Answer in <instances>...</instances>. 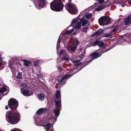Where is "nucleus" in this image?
Returning a JSON list of instances; mask_svg holds the SVG:
<instances>
[{
    "label": "nucleus",
    "instance_id": "f257e3e1",
    "mask_svg": "<svg viewBox=\"0 0 131 131\" xmlns=\"http://www.w3.org/2000/svg\"><path fill=\"white\" fill-rule=\"evenodd\" d=\"M8 105L11 110L6 113L7 121L11 124H16L19 122L20 118V114L17 110L18 105V102L15 99H11L8 101Z\"/></svg>",
    "mask_w": 131,
    "mask_h": 131
},
{
    "label": "nucleus",
    "instance_id": "f03ea898",
    "mask_svg": "<svg viewBox=\"0 0 131 131\" xmlns=\"http://www.w3.org/2000/svg\"><path fill=\"white\" fill-rule=\"evenodd\" d=\"M90 56L92 57L91 59L88 61L84 63V64L81 66H79L81 64V63L80 62L81 60L82 59L80 57V59L76 60H74V71L76 70L77 71L75 72L74 74L77 73L81 69H82L84 67L89 64V63L91 62L93 60L97 59L101 56V54H99V52H94L90 54Z\"/></svg>",
    "mask_w": 131,
    "mask_h": 131
},
{
    "label": "nucleus",
    "instance_id": "7ed1b4c3",
    "mask_svg": "<svg viewBox=\"0 0 131 131\" xmlns=\"http://www.w3.org/2000/svg\"><path fill=\"white\" fill-rule=\"evenodd\" d=\"M50 7L53 11L59 12L62 10L64 5L60 0H54L50 4Z\"/></svg>",
    "mask_w": 131,
    "mask_h": 131
},
{
    "label": "nucleus",
    "instance_id": "20e7f679",
    "mask_svg": "<svg viewBox=\"0 0 131 131\" xmlns=\"http://www.w3.org/2000/svg\"><path fill=\"white\" fill-rule=\"evenodd\" d=\"M56 100L55 101L56 102L55 106L57 108V107H59L60 103L61 102L60 92L59 91H57L56 92Z\"/></svg>",
    "mask_w": 131,
    "mask_h": 131
},
{
    "label": "nucleus",
    "instance_id": "39448f33",
    "mask_svg": "<svg viewBox=\"0 0 131 131\" xmlns=\"http://www.w3.org/2000/svg\"><path fill=\"white\" fill-rule=\"evenodd\" d=\"M66 9L70 14H74V5L71 3H67L65 5Z\"/></svg>",
    "mask_w": 131,
    "mask_h": 131
},
{
    "label": "nucleus",
    "instance_id": "423d86ee",
    "mask_svg": "<svg viewBox=\"0 0 131 131\" xmlns=\"http://www.w3.org/2000/svg\"><path fill=\"white\" fill-rule=\"evenodd\" d=\"M72 75L68 74L63 76L60 79H58V82L60 85L64 84L66 81V80L69 78L71 77L73 75Z\"/></svg>",
    "mask_w": 131,
    "mask_h": 131
},
{
    "label": "nucleus",
    "instance_id": "0eeeda50",
    "mask_svg": "<svg viewBox=\"0 0 131 131\" xmlns=\"http://www.w3.org/2000/svg\"><path fill=\"white\" fill-rule=\"evenodd\" d=\"M67 50L69 52L72 53L74 51V40L73 37L72 38V40L69 41V43L67 47Z\"/></svg>",
    "mask_w": 131,
    "mask_h": 131
},
{
    "label": "nucleus",
    "instance_id": "6e6552de",
    "mask_svg": "<svg viewBox=\"0 0 131 131\" xmlns=\"http://www.w3.org/2000/svg\"><path fill=\"white\" fill-rule=\"evenodd\" d=\"M99 22L101 25L104 26L109 24L106 17H102L99 19Z\"/></svg>",
    "mask_w": 131,
    "mask_h": 131
},
{
    "label": "nucleus",
    "instance_id": "1a4fd4ad",
    "mask_svg": "<svg viewBox=\"0 0 131 131\" xmlns=\"http://www.w3.org/2000/svg\"><path fill=\"white\" fill-rule=\"evenodd\" d=\"M23 89H21V92L23 95L25 96H30L33 94L32 91L29 90H24L22 91Z\"/></svg>",
    "mask_w": 131,
    "mask_h": 131
},
{
    "label": "nucleus",
    "instance_id": "9d476101",
    "mask_svg": "<svg viewBox=\"0 0 131 131\" xmlns=\"http://www.w3.org/2000/svg\"><path fill=\"white\" fill-rule=\"evenodd\" d=\"M92 45L94 46L98 45L99 47L102 48H104L105 46L104 44L103 41H100L98 40H96L95 42L92 43Z\"/></svg>",
    "mask_w": 131,
    "mask_h": 131
},
{
    "label": "nucleus",
    "instance_id": "9b49d317",
    "mask_svg": "<svg viewBox=\"0 0 131 131\" xmlns=\"http://www.w3.org/2000/svg\"><path fill=\"white\" fill-rule=\"evenodd\" d=\"M104 32V30H103L100 29L98 30L96 32H93L91 35V36L92 37H94L96 36L100 35L103 34Z\"/></svg>",
    "mask_w": 131,
    "mask_h": 131
},
{
    "label": "nucleus",
    "instance_id": "f8f14e48",
    "mask_svg": "<svg viewBox=\"0 0 131 131\" xmlns=\"http://www.w3.org/2000/svg\"><path fill=\"white\" fill-rule=\"evenodd\" d=\"M117 31V29L116 28H115L111 32L105 34L104 37H109L114 35L115 33Z\"/></svg>",
    "mask_w": 131,
    "mask_h": 131
},
{
    "label": "nucleus",
    "instance_id": "ddd939ff",
    "mask_svg": "<svg viewBox=\"0 0 131 131\" xmlns=\"http://www.w3.org/2000/svg\"><path fill=\"white\" fill-rule=\"evenodd\" d=\"M38 3L39 7L43 8L46 5V0H40L38 1Z\"/></svg>",
    "mask_w": 131,
    "mask_h": 131
},
{
    "label": "nucleus",
    "instance_id": "4468645a",
    "mask_svg": "<svg viewBox=\"0 0 131 131\" xmlns=\"http://www.w3.org/2000/svg\"><path fill=\"white\" fill-rule=\"evenodd\" d=\"M124 21L126 25L130 24L131 23V14L129 15L127 18H125Z\"/></svg>",
    "mask_w": 131,
    "mask_h": 131
},
{
    "label": "nucleus",
    "instance_id": "2eb2a0df",
    "mask_svg": "<svg viewBox=\"0 0 131 131\" xmlns=\"http://www.w3.org/2000/svg\"><path fill=\"white\" fill-rule=\"evenodd\" d=\"M88 20H86L83 18V17L81 19L80 21L81 24H82V25L83 26H85L87 23H88Z\"/></svg>",
    "mask_w": 131,
    "mask_h": 131
},
{
    "label": "nucleus",
    "instance_id": "dca6fc26",
    "mask_svg": "<svg viewBox=\"0 0 131 131\" xmlns=\"http://www.w3.org/2000/svg\"><path fill=\"white\" fill-rule=\"evenodd\" d=\"M108 6H109L107 5H103L100 6L98 7L96 9V10L97 11H99L106 7H108Z\"/></svg>",
    "mask_w": 131,
    "mask_h": 131
},
{
    "label": "nucleus",
    "instance_id": "f3484780",
    "mask_svg": "<svg viewBox=\"0 0 131 131\" xmlns=\"http://www.w3.org/2000/svg\"><path fill=\"white\" fill-rule=\"evenodd\" d=\"M46 111V108H42L39 109L37 112L36 113L38 115H41ZM46 112V111H45Z\"/></svg>",
    "mask_w": 131,
    "mask_h": 131
},
{
    "label": "nucleus",
    "instance_id": "a211bd4d",
    "mask_svg": "<svg viewBox=\"0 0 131 131\" xmlns=\"http://www.w3.org/2000/svg\"><path fill=\"white\" fill-rule=\"evenodd\" d=\"M37 97L40 100L43 101L44 99V94L42 93L38 94L37 95Z\"/></svg>",
    "mask_w": 131,
    "mask_h": 131
},
{
    "label": "nucleus",
    "instance_id": "6ab92c4d",
    "mask_svg": "<svg viewBox=\"0 0 131 131\" xmlns=\"http://www.w3.org/2000/svg\"><path fill=\"white\" fill-rule=\"evenodd\" d=\"M80 43L77 39L74 38V52L76 51L75 50L77 48V47L78 44Z\"/></svg>",
    "mask_w": 131,
    "mask_h": 131
},
{
    "label": "nucleus",
    "instance_id": "aec40b11",
    "mask_svg": "<svg viewBox=\"0 0 131 131\" xmlns=\"http://www.w3.org/2000/svg\"><path fill=\"white\" fill-rule=\"evenodd\" d=\"M99 54H101V56L102 54L107 52L108 50L105 48H102L99 50Z\"/></svg>",
    "mask_w": 131,
    "mask_h": 131
},
{
    "label": "nucleus",
    "instance_id": "412c9836",
    "mask_svg": "<svg viewBox=\"0 0 131 131\" xmlns=\"http://www.w3.org/2000/svg\"><path fill=\"white\" fill-rule=\"evenodd\" d=\"M54 113L56 117V118H57L59 116L60 114V111L57 108L56 109H54Z\"/></svg>",
    "mask_w": 131,
    "mask_h": 131
},
{
    "label": "nucleus",
    "instance_id": "4be33fe9",
    "mask_svg": "<svg viewBox=\"0 0 131 131\" xmlns=\"http://www.w3.org/2000/svg\"><path fill=\"white\" fill-rule=\"evenodd\" d=\"M7 88L4 86H3L2 88H0V93H2L1 94H0V96H1L3 94V93L4 92L7 91Z\"/></svg>",
    "mask_w": 131,
    "mask_h": 131
},
{
    "label": "nucleus",
    "instance_id": "5701e85b",
    "mask_svg": "<svg viewBox=\"0 0 131 131\" xmlns=\"http://www.w3.org/2000/svg\"><path fill=\"white\" fill-rule=\"evenodd\" d=\"M52 124L48 123L45 125L44 126V128L47 131H48L49 130L50 128L52 126Z\"/></svg>",
    "mask_w": 131,
    "mask_h": 131
},
{
    "label": "nucleus",
    "instance_id": "b1692460",
    "mask_svg": "<svg viewBox=\"0 0 131 131\" xmlns=\"http://www.w3.org/2000/svg\"><path fill=\"white\" fill-rule=\"evenodd\" d=\"M81 24L80 22H78L76 25L74 27V29H79L81 28Z\"/></svg>",
    "mask_w": 131,
    "mask_h": 131
},
{
    "label": "nucleus",
    "instance_id": "393cba45",
    "mask_svg": "<svg viewBox=\"0 0 131 131\" xmlns=\"http://www.w3.org/2000/svg\"><path fill=\"white\" fill-rule=\"evenodd\" d=\"M24 62V64L26 66H28L29 64H31L30 62L24 60H23Z\"/></svg>",
    "mask_w": 131,
    "mask_h": 131
},
{
    "label": "nucleus",
    "instance_id": "a878e982",
    "mask_svg": "<svg viewBox=\"0 0 131 131\" xmlns=\"http://www.w3.org/2000/svg\"><path fill=\"white\" fill-rule=\"evenodd\" d=\"M74 30V28L72 29L71 30H67L66 31L65 34H67V35H69L70 34H71L72 32Z\"/></svg>",
    "mask_w": 131,
    "mask_h": 131
},
{
    "label": "nucleus",
    "instance_id": "bb28decb",
    "mask_svg": "<svg viewBox=\"0 0 131 131\" xmlns=\"http://www.w3.org/2000/svg\"><path fill=\"white\" fill-rule=\"evenodd\" d=\"M61 59L62 61H64L66 62H67L69 60V59L68 58L64 57L63 56L61 58Z\"/></svg>",
    "mask_w": 131,
    "mask_h": 131
},
{
    "label": "nucleus",
    "instance_id": "cd10ccee",
    "mask_svg": "<svg viewBox=\"0 0 131 131\" xmlns=\"http://www.w3.org/2000/svg\"><path fill=\"white\" fill-rule=\"evenodd\" d=\"M22 75V73L21 72L19 73L17 75V79H21V77Z\"/></svg>",
    "mask_w": 131,
    "mask_h": 131
},
{
    "label": "nucleus",
    "instance_id": "c85d7f7f",
    "mask_svg": "<svg viewBox=\"0 0 131 131\" xmlns=\"http://www.w3.org/2000/svg\"><path fill=\"white\" fill-rule=\"evenodd\" d=\"M39 61L38 60H36L35 61L34 63V65L35 67H37L39 63Z\"/></svg>",
    "mask_w": 131,
    "mask_h": 131
},
{
    "label": "nucleus",
    "instance_id": "c756f323",
    "mask_svg": "<svg viewBox=\"0 0 131 131\" xmlns=\"http://www.w3.org/2000/svg\"><path fill=\"white\" fill-rule=\"evenodd\" d=\"M78 12V9L76 5H74V14H75Z\"/></svg>",
    "mask_w": 131,
    "mask_h": 131
},
{
    "label": "nucleus",
    "instance_id": "7c9ffc66",
    "mask_svg": "<svg viewBox=\"0 0 131 131\" xmlns=\"http://www.w3.org/2000/svg\"><path fill=\"white\" fill-rule=\"evenodd\" d=\"M92 16V14H87L86 16V18L88 19L90 18H91V17Z\"/></svg>",
    "mask_w": 131,
    "mask_h": 131
},
{
    "label": "nucleus",
    "instance_id": "2f4dec72",
    "mask_svg": "<svg viewBox=\"0 0 131 131\" xmlns=\"http://www.w3.org/2000/svg\"><path fill=\"white\" fill-rule=\"evenodd\" d=\"M74 19H73L72 20V22L71 23V24L69 27H68V28L70 26H72L73 27H74Z\"/></svg>",
    "mask_w": 131,
    "mask_h": 131
},
{
    "label": "nucleus",
    "instance_id": "473e14b6",
    "mask_svg": "<svg viewBox=\"0 0 131 131\" xmlns=\"http://www.w3.org/2000/svg\"><path fill=\"white\" fill-rule=\"evenodd\" d=\"M21 86V87L26 88L27 87V85L25 83H22Z\"/></svg>",
    "mask_w": 131,
    "mask_h": 131
},
{
    "label": "nucleus",
    "instance_id": "72a5a7b5",
    "mask_svg": "<svg viewBox=\"0 0 131 131\" xmlns=\"http://www.w3.org/2000/svg\"><path fill=\"white\" fill-rule=\"evenodd\" d=\"M11 131H22V130L17 129H14L12 130Z\"/></svg>",
    "mask_w": 131,
    "mask_h": 131
},
{
    "label": "nucleus",
    "instance_id": "f704fd0d",
    "mask_svg": "<svg viewBox=\"0 0 131 131\" xmlns=\"http://www.w3.org/2000/svg\"><path fill=\"white\" fill-rule=\"evenodd\" d=\"M104 0H99V2L97 4L101 3L104 2Z\"/></svg>",
    "mask_w": 131,
    "mask_h": 131
},
{
    "label": "nucleus",
    "instance_id": "c9c22d12",
    "mask_svg": "<svg viewBox=\"0 0 131 131\" xmlns=\"http://www.w3.org/2000/svg\"><path fill=\"white\" fill-rule=\"evenodd\" d=\"M41 75L40 74H38L37 75V78L38 79H39L41 77Z\"/></svg>",
    "mask_w": 131,
    "mask_h": 131
},
{
    "label": "nucleus",
    "instance_id": "e433bc0d",
    "mask_svg": "<svg viewBox=\"0 0 131 131\" xmlns=\"http://www.w3.org/2000/svg\"><path fill=\"white\" fill-rule=\"evenodd\" d=\"M82 49H81V47H80L79 49L78 50V53H79L81 51Z\"/></svg>",
    "mask_w": 131,
    "mask_h": 131
},
{
    "label": "nucleus",
    "instance_id": "4c0bfd02",
    "mask_svg": "<svg viewBox=\"0 0 131 131\" xmlns=\"http://www.w3.org/2000/svg\"><path fill=\"white\" fill-rule=\"evenodd\" d=\"M63 54V50H61L60 51V55Z\"/></svg>",
    "mask_w": 131,
    "mask_h": 131
},
{
    "label": "nucleus",
    "instance_id": "58836bf2",
    "mask_svg": "<svg viewBox=\"0 0 131 131\" xmlns=\"http://www.w3.org/2000/svg\"><path fill=\"white\" fill-rule=\"evenodd\" d=\"M63 56L64 57H65L66 58H67V54L66 53H64Z\"/></svg>",
    "mask_w": 131,
    "mask_h": 131
},
{
    "label": "nucleus",
    "instance_id": "ea45409f",
    "mask_svg": "<svg viewBox=\"0 0 131 131\" xmlns=\"http://www.w3.org/2000/svg\"><path fill=\"white\" fill-rule=\"evenodd\" d=\"M60 47V44L58 45V44L57 43V48L58 49Z\"/></svg>",
    "mask_w": 131,
    "mask_h": 131
},
{
    "label": "nucleus",
    "instance_id": "a19ab883",
    "mask_svg": "<svg viewBox=\"0 0 131 131\" xmlns=\"http://www.w3.org/2000/svg\"><path fill=\"white\" fill-rule=\"evenodd\" d=\"M86 52V50L85 49L84 50V52H82V54L83 55L85 53V52Z\"/></svg>",
    "mask_w": 131,
    "mask_h": 131
},
{
    "label": "nucleus",
    "instance_id": "79ce46f5",
    "mask_svg": "<svg viewBox=\"0 0 131 131\" xmlns=\"http://www.w3.org/2000/svg\"><path fill=\"white\" fill-rule=\"evenodd\" d=\"M60 40L58 39V41L57 43L58 44V45L60 44Z\"/></svg>",
    "mask_w": 131,
    "mask_h": 131
},
{
    "label": "nucleus",
    "instance_id": "37998d69",
    "mask_svg": "<svg viewBox=\"0 0 131 131\" xmlns=\"http://www.w3.org/2000/svg\"><path fill=\"white\" fill-rule=\"evenodd\" d=\"M89 28L88 26H86L84 28V29H85V30H86L88 29Z\"/></svg>",
    "mask_w": 131,
    "mask_h": 131
},
{
    "label": "nucleus",
    "instance_id": "c03bdc74",
    "mask_svg": "<svg viewBox=\"0 0 131 131\" xmlns=\"http://www.w3.org/2000/svg\"><path fill=\"white\" fill-rule=\"evenodd\" d=\"M84 28H83L82 30H81V31H85V29H84Z\"/></svg>",
    "mask_w": 131,
    "mask_h": 131
},
{
    "label": "nucleus",
    "instance_id": "a18cd8bd",
    "mask_svg": "<svg viewBox=\"0 0 131 131\" xmlns=\"http://www.w3.org/2000/svg\"><path fill=\"white\" fill-rule=\"evenodd\" d=\"M5 108L6 110L8 109V107L6 105L5 107Z\"/></svg>",
    "mask_w": 131,
    "mask_h": 131
},
{
    "label": "nucleus",
    "instance_id": "49530a36",
    "mask_svg": "<svg viewBox=\"0 0 131 131\" xmlns=\"http://www.w3.org/2000/svg\"><path fill=\"white\" fill-rule=\"evenodd\" d=\"M128 3L129 4H131V1H129Z\"/></svg>",
    "mask_w": 131,
    "mask_h": 131
},
{
    "label": "nucleus",
    "instance_id": "de8ad7c7",
    "mask_svg": "<svg viewBox=\"0 0 131 131\" xmlns=\"http://www.w3.org/2000/svg\"><path fill=\"white\" fill-rule=\"evenodd\" d=\"M62 69L61 68H60L59 69V70L60 71H61Z\"/></svg>",
    "mask_w": 131,
    "mask_h": 131
},
{
    "label": "nucleus",
    "instance_id": "09e8293b",
    "mask_svg": "<svg viewBox=\"0 0 131 131\" xmlns=\"http://www.w3.org/2000/svg\"><path fill=\"white\" fill-rule=\"evenodd\" d=\"M69 3H71V2L72 1V0H68Z\"/></svg>",
    "mask_w": 131,
    "mask_h": 131
},
{
    "label": "nucleus",
    "instance_id": "8fccbe9b",
    "mask_svg": "<svg viewBox=\"0 0 131 131\" xmlns=\"http://www.w3.org/2000/svg\"><path fill=\"white\" fill-rule=\"evenodd\" d=\"M98 3H97V2H96L94 4V5H96L97 4H97Z\"/></svg>",
    "mask_w": 131,
    "mask_h": 131
},
{
    "label": "nucleus",
    "instance_id": "3c124183",
    "mask_svg": "<svg viewBox=\"0 0 131 131\" xmlns=\"http://www.w3.org/2000/svg\"><path fill=\"white\" fill-rule=\"evenodd\" d=\"M74 23H75V22H76L77 21H76V20L74 19Z\"/></svg>",
    "mask_w": 131,
    "mask_h": 131
},
{
    "label": "nucleus",
    "instance_id": "603ef678",
    "mask_svg": "<svg viewBox=\"0 0 131 131\" xmlns=\"http://www.w3.org/2000/svg\"><path fill=\"white\" fill-rule=\"evenodd\" d=\"M2 98V97H1V96H0V100H1Z\"/></svg>",
    "mask_w": 131,
    "mask_h": 131
},
{
    "label": "nucleus",
    "instance_id": "864d4df0",
    "mask_svg": "<svg viewBox=\"0 0 131 131\" xmlns=\"http://www.w3.org/2000/svg\"><path fill=\"white\" fill-rule=\"evenodd\" d=\"M72 61L73 63H74V60H73V59L72 60Z\"/></svg>",
    "mask_w": 131,
    "mask_h": 131
},
{
    "label": "nucleus",
    "instance_id": "5fc2aeb1",
    "mask_svg": "<svg viewBox=\"0 0 131 131\" xmlns=\"http://www.w3.org/2000/svg\"><path fill=\"white\" fill-rule=\"evenodd\" d=\"M6 95V94H4V95ZM4 96V95H3L2 97H3Z\"/></svg>",
    "mask_w": 131,
    "mask_h": 131
},
{
    "label": "nucleus",
    "instance_id": "6e6d98bb",
    "mask_svg": "<svg viewBox=\"0 0 131 131\" xmlns=\"http://www.w3.org/2000/svg\"><path fill=\"white\" fill-rule=\"evenodd\" d=\"M75 32H74V35H75Z\"/></svg>",
    "mask_w": 131,
    "mask_h": 131
},
{
    "label": "nucleus",
    "instance_id": "4d7b16f0",
    "mask_svg": "<svg viewBox=\"0 0 131 131\" xmlns=\"http://www.w3.org/2000/svg\"><path fill=\"white\" fill-rule=\"evenodd\" d=\"M73 35V34H72V35Z\"/></svg>",
    "mask_w": 131,
    "mask_h": 131
}]
</instances>
